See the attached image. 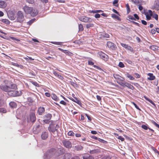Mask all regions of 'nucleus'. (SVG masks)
Instances as JSON below:
<instances>
[{"label": "nucleus", "instance_id": "nucleus-1", "mask_svg": "<svg viewBox=\"0 0 159 159\" xmlns=\"http://www.w3.org/2000/svg\"><path fill=\"white\" fill-rule=\"evenodd\" d=\"M59 128V125L58 124H56L55 122L52 121L48 127V130L50 132H52L53 134H57Z\"/></svg>", "mask_w": 159, "mask_h": 159}, {"label": "nucleus", "instance_id": "nucleus-2", "mask_svg": "<svg viewBox=\"0 0 159 159\" xmlns=\"http://www.w3.org/2000/svg\"><path fill=\"white\" fill-rule=\"evenodd\" d=\"M16 20L18 22L22 23L25 20L24 16L21 11H18L16 14Z\"/></svg>", "mask_w": 159, "mask_h": 159}, {"label": "nucleus", "instance_id": "nucleus-3", "mask_svg": "<svg viewBox=\"0 0 159 159\" xmlns=\"http://www.w3.org/2000/svg\"><path fill=\"white\" fill-rule=\"evenodd\" d=\"M56 150L54 148L51 149L48 151L43 156L44 159H48L55 154Z\"/></svg>", "mask_w": 159, "mask_h": 159}, {"label": "nucleus", "instance_id": "nucleus-4", "mask_svg": "<svg viewBox=\"0 0 159 159\" xmlns=\"http://www.w3.org/2000/svg\"><path fill=\"white\" fill-rule=\"evenodd\" d=\"M8 95L11 96L16 97L20 96L21 95L20 91L10 90L8 92Z\"/></svg>", "mask_w": 159, "mask_h": 159}, {"label": "nucleus", "instance_id": "nucleus-5", "mask_svg": "<svg viewBox=\"0 0 159 159\" xmlns=\"http://www.w3.org/2000/svg\"><path fill=\"white\" fill-rule=\"evenodd\" d=\"M0 88L2 90L7 93L11 90L9 85L6 84V81L5 83L1 84L0 86Z\"/></svg>", "mask_w": 159, "mask_h": 159}, {"label": "nucleus", "instance_id": "nucleus-6", "mask_svg": "<svg viewBox=\"0 0 159 159\" xmlns=\"http://www.w3.org/2000/svg\"><path fill=\"white\" fill-rule=\"evenodd\" d=\"M52 117V115L50 113H48L43 116L44 120L43 121L44 123L48 124L50 120Z\"/></svg>", "mask_w": 159, "mask_h": 159}, {"label": "nucleus", "instance_id": "nucleus-7", "mask_svg": "<svg viewBox=\"0 0 159 159\" xmlns=\"http://www.w3.org/2000/svg\"><path fill=\"white\" fill-rule=\"evenodd\" d=\"M79 19L80 20L84 22H91L92 21L91 18L84 16L79 17Z\"/></svg>", "mask_w": 159, "mask_h": 159}, {"label": "nucleus", "instance_id": "nucleus-8", "mask_svg": "<svg viewBox=\"0 0 159 159\" xmlns=\"http://www.w3.org/2000/svg\"><path fill=\"white\" fill-rule=\"evenodd\" d=\"M63 145L66 148H70L72 146L71 143L67 140H64L62 141Z\"/></svg>", "mask_w": 159, "mask_h": 159}, {"label": "nucleus", "instance_id": "nucleus-9", "mask_svg": "<svg viewBox=\"0 0 159 159\" xmlns=\"http://www.w3.org/2000/svg\"><path fill=\"white\" fill-rule=\"evenodd\" d=\"M23 9L25 13L26 14H30L31 11L33 10L32 7H29L27 6H25L23 7Z\"/></svg>", "mask_w": 159, "mask_h": 159}, {"label": "nucleus", "instance_id": "nucleus-10", "mask_svg": "<svg viewBox=\"0 0 159 159\" xmlns=\"http://www.w3.org/2000/svg\"><path fill=\"white\" fill-rule=\"evenodd\" d=\"M40 130V126L39 125L34 126L33 128V132L34 134H37L39 133Z\"/></svg>", "mask_w": 159, "mask_h": 159}, {"label": "nucleus", "instance_id": "nucleus-11", "mask_svg": "<svg viewBox=\"0 0 159 159\" xmlns=\"http://www.w3.org/2000/svg\"><path fill=\"white\" fill-rule=\"evenodd\" d=\"M48 132L43 131L41 135V139L43 140H46L48 137Z\"/></svg>", "mask_w": 159, "mask_h": 159}, {"label": "nucleus", "instance_id": "nucleus-12", "mask_svg": "<svg viewBox=\"0 0 159 159\" xmlns=\"http://www.w3.org/2000/svg\"><path fill=\"white\" fill-rule=\"evenodd\" d=\"M108 47L110 49L114 50L116 48V45L111 42H108L107 43Z\"/></svg>", "mask_w": 159, "mask_h": 159}, {"label": "nucleus", "instance_id": "nucleus-13", "mask_svg": "<svg viewBox=\"0 0 159 159\" xmlns=\"http://www.w3.org/2000/svg\"><path fill=\"white\" fill-rule=\"evenodd\" d=\"M30 121L32 122H34L36 120L35 115L34 113L31 112L30 115Z\"/></svg>", "mask_w": 159, "mask_h": 159}, {"label": "nucleus", "instance_id": "nucleus-14", "mask_svg": "<svg viewBox=\"0 0 159 159\" xmlns=\"http://www.w3.org/2000/svg\"><path fill=\"white\" fill-rule=\"evenodd\" d=\"M153 8L156 10H159V0H156L155 1Z\"/></svg>", "mask_w": 159, "mask_h": 159}, {"label": "nucleus", "instance_id": "nucleus-15", "mask_svg": "<svg viewBox=\"0 0 159 159\" xmlns=\"http://www.w3.org/2000/svg\"><path fill=\"white\" fill-rule=\"evenodd\" d=\"M121 45L123 47L125 48L126 49L131 51V52H132L133 50L132 48L127 44L123 43H121Z\"/></svg>", "mask_w": 159, "mask_h": 159}, {"label": "nucleus", "instance_id": "nucleus-16", "mask_svg": "<svg viewBox=\"0 0 159 159\" xmlns=\"http://www.w3.org/2000/svg\"><path fill=\"white\" fill-rule=\"evenodd\" d=\"M44 108L43 107H40L38 110V113L39 115H41L45 111Z\"/></svg>", "mask_w": 159, "mask_h": 159}, {"label": "nucleus", "instance_id": "nucleus-17", "mask_svg": "<svg viewBox=\"0 0 159 159\" xmlns=\"http://www.w3.org/2000/svg\"><path fill=\"white\" fill-rule=\"evenodd\" d=\"M38 13V11L37 9H34L33 8V10L31 11V13H30V14L31 16L34 17L36 16Z\"/></svg>", "mask_w": 159, "mask_h": 159}, {"label": "nucleus", "instance_id": "nucleus-18", "mask_svg": "<svg viewBox=\"0 0 159 159\" xmlns=\"http://www.w3.org/2000/svg\"><path fill=\"white\" fill-rule=\"evenodd\" d=\"M114 77L117 80L119 81H124L125 79L119 76L118 75H114Z\"/></svg>", "mask_w": 159, "mask_h": 159}, {"label": "nucleus", "instance_id": "nucleus-19", "mask_svg": "<svg viewBox=\"0 0 159 159\" xmlns=\"http://www.w3.org/2000/svg\"><path fill=\"white\" fill-rule=\"evenodd\" d=\"M7 4L6 2L2 0H0V7H1L4 8L7 6Z\"/></svg>", "mask_w": 159, "mask_h": 159}, {"label": "nucleus", "instance_id": "nucleus-20", "mask_svg": "<svg viewBox=\"0 0 159 159\" xmlns=\"http://www.w3.org/2000/svg\"><path fill=\"white\" fill-rule=\"evenodd\" d=\"M148 75L149 77H148L147 79L150 80H152L155 79V77L153 75L152 73H149L148 74Z\"/></svg>", "mask_w": 159, "mask_h": 159}, {"label": "nucleus", "instance_id": "nucleus-21", "mask_svg": "<svg viewBox=\"0 0 159 159\" xmlns=\"http://www.w3.org/2000/svg\"><path fill=\"white\" fill-rule=\"evenodd\" d=\"M131 1L137 5L140 4L142 2L141 0H131Z\"/></svg>", "mask_w": 159, "mask_h": 159}, {"label": "nucleus", "instance_id": "nucleus-22", "mask_svg": "<svg viewBox=\"0 0 159 159\" xmlns=\"http://www.w3.org/2000/svg\"><path fill=\"white\" fill-rule=\"evenodd\" d=\"M100 57L103 59H107L108 58V56L104 53H102L100 54Z\"/></svg>", "mask_w": 159, "mask_h": 159}, {"label": "nucleus", "instance_id": "nucleus-23", "mask_svg": "<svg viewBox=\"0 0 159 159\" xmlns=\"http://www.w3.org/2000/svg\"><path fill=\"white\" fill-rule=\"evenodd\" d=\"M51 97L52 99L56 101H58L59 100V98L55 94H52L51 95Z\"/></svg>", "mask_w": 159, "mask_h": 159}, {"label": "nucleus", "instance_id": "nucleus-24", "mask_svg": "<svg viewBox=\"0 0 159 159\" xmlns=\"http://www.w3.org/2000/svg\"><path fill=\"white\" fill-rule=\"evenodd\" d=\"M125 86L131 89H133L134 88V87L132 85L127 82H125Z\"/></svg>", "mask_w": 159, "mask_h": 159}, {"label": "nucleus", "instance_id": "nucleus-25", "mask_svg": "<svg viewBox=\"0 0 159 159\" xmlns=\"http://www.w3.org/2000/svg\"><path fill=\"white\" fill-rule=\"evenodd\" d=\"M9 86L11 90L16 89L17 88L16 85L14 84H12L9 85Z\"/></svg>", "mask_w": 159, "mask_h": 159}, {"label": "nucleus", "instance_id": "nucleus-26", "mask_svg": "<svg viewBox=\"0 0 159 159\" xmlns=\"http://www.w3.org/2000/svg\"><path fill=\"white\" fill-rule=\"evenodd\" d=\"M9 105L11 107H15L16 106V103L13 102H11L9 103Z\"/></svg>", "mask_w": 159, "mask_h": 159}, {"label": "nucleus", "instance_id": "nucleus-27", "mask_svg": "<svg viewBox=\"0 0 159 159\" xmlns=\"http://www.w3.org/2000/svg\"><path fill=\"white\" fill-rule=\"evenodd\" d=\"M71 100L73 102H75L77 103L78 104L80 105V104H81L80 101L79 100H78L77 98H75V99H73V98H72V99H71Z\"/></svg>", "mask_w": 159, "mask_h": 159}, {"label": "nucleus", "instance_id": "nucleus-28", "mask_svg": "<svg viewBox=\"0 0 159 159\" xmlns=\"http://www.w3.org/2000/svg\"><path fill=\"white\" fill-rule=\"evenodd\" d=\"M126 75L127 77L129 78L130 80H132L134 79V78L131 75L129 74L128 73H127Z\"/></svg>", "mask_w": 159, "mask_h": 159}, {"label": "nucleus", "instance_id": "nucleus-29", "mask_svg": "<svg viewBox=\"0 0 159 159\" xmlns=\"http://www.w3.org/2000/svg\"><path fill=\"white\" fill-rule=\"evenodd\" d=\"M1 21L9 25L10 23V21L7 19H2L1 20Z\"/></svg>", "mask_w": 159, "mask_h": 159}, {"label": "nucleus", "instance_id": "nucleus-30", "mask_svg": "<svg viewBox=\"0 0 159 159\" xmlns=\"http://www.w3.org/2000/svg\"><path fill=\"white\" fill-rule=\"evenodd\" d=\"M83 148V147L81 145L75 146V149L77 151L82 150Z\"/></svg>", "mask_w": 159, "mask_h": 159}, {"label": "nucleus", "instance_id": "nucleus-31", "mask_svg": "<svg viewBox=\"0 0 159 159\" xmlns=\"http://www.w3.org/2000/svg\"><path fill=\"white\" fill-rule=\"evenodd\" d=\"M8 16L9 18L11 20H14L15 18L13 14H9Z\"/></svg>", "mask_w": 159, "mask_h": 159}, {"label": "nucleus", "instance_id": "nucleus-32", "mask_svg": "<svg viewBox=\"0 0 159 159\" xmlns=\"http://www.w3.org/2000/svg\"><path fill=\"white\" fill-rule=\"evenodd\" d=\"M141 127L145 130H147L149 129V128L148 127V125L147 124L146 125H141Z\"/></svg>", "mask_w": 159, "mask_h": 159}, {"label": "nucleus", "instance_id": "nucleus-33", "mask_svg": "<svg viewBox=\"0 0 159 159\" xmlns=\"http://www.w3.org/2000/svg\"><path fill=\"white\" fill-rule=\"evenodd\" d=\"M145 15L146 16V17L147 19V20H150L151 19V16H150V15H149L148 13L146 12L145 13Z\"/></svg>", "mask_w": 159, "mask_h": 159}, {"label": "nucleus", "instance_id": "nucleus-34", "mask_svg": "<svg viewBox=\"0 0 159 159\" xmlns=\"http://www.w3.org/2000/svg\"><path fill=\"white\" fill-rule=\"evenodd\" d=\"M79 29L80 31H82L84 30V28L82 24H80L79 25Z\"/></svg>", "mask_w": 159, "mask_h": 159}, {"label": "nucleus", "instance_id": "nucleus-35", "mask_svg": "<svg viewBox=\"0 0 159 159\" xmlns=\"http://www.w3.org/2000/svg\"><path fill=\"white\" fill-rule=\"evenodd\" d=\"M111 16L113 18H115L118 20H120V19L119 17L118 16H117V15L115 14H112Z\"/></svg>", "mask_w": 159, "mask_h": 159}, {"label": "nucleus", "instance_id": "nucleus-36", "mask_svg": "<svg viewBox=\"0 0 159 159\" xmlns=\"http://www.w3.org/2000/svg\"><path fill=\"white\" fill-rule=\"evenodd\" d=\"M117 82L121 86L123 87L125 86V83H124L123 82L119 81H117Z\"/></svg>", "mask_w": 159, "mask_h": 159}, {"label": "nucleus", "instance_id": "nucleus-37", "mask_svg": "<svg viewBox=\"0 0 159 159\" xmlns=\"http://www.w3.org/2000/svg\"><path fill=\"white\" fill-rule=\"evenodd\" d=\"M35 19H32L31 20L27 22V23L28 25H31L34 22V20H35Z\"/></svg>", "mask_w": 159, "mask_h": 159}, {"label": "nucleus", "instance_id": "nucleus-38", "mask_svg": "<svg viewBox=\"0 0 159 159\" xmlns=\"http://www.w3.org/2000/svg\"><path fill=\"white\" fill-rule=\"evenodd\" d=\"M93 24L92 23H89L87 24L86 25V27L87 28H89L91 27H92L93 26Z\"/></svg>", "mask_w": 159, "mask_h": 159}, {"label": "nucleus", "instance_id": "nucleus-39", "mask_svg": "<svg viewBox=\"0 0 159 159\" xmlns=\"http://www.w3.org/2000/svg\"><path fill=\"white\" fill-rule=\"evenodd\" d=\"M145 99L148 100V102H149L150 103H151L154 106H156L155 104L154 103L151 99L148 98H145Z\"/></svg>", "mask_w": 159, "mask_h": 159}, {"label": "nucleus", "instance_id": "nucleus-40", "mask_svg": "<svg viewBox=\"0 0 159 159\" xmlns=\"http://www.w3.org/2000/svg\"><path fill=\"white\" fill-rule=\"evenodd\" d=\"M0 112L5 113L7 112V110L4 108H0Z\"/></svg>", "mask_w": 159, "mask_h": 159}, {"label": "nucleus", "instance_id": "nucleus-41", "mask_svg": "<svg viewBox=\"0 0 159 159\" xmlns=\"http://www.w3.org/2000/svg\"><path fill=\"white\" fill-rule=\"evenodd\" d=\"M5 105L4 102L2 99H0V107L4 106Z\"/></svg>", "mask_w": 159, "mask_h": 159}, {"label": "nucleus", "instance_id": "nucleus-42", "mask_svg": "<svg viewBox=\"0 0 159 159\" xmlns=\"http://www.w3.org/2000/svg\"><path fill=\"white\" fill-rule=\"evenodd\" d=\"M118 66H119V67H120V68H123L125 67L124 65L123 64V62H119V64H118Z\"/></svg>", "mask_w": 159, "mask_h": 159}, {"label": "nucleus", "instance_id": "nucleus-43", "mask_svg": "<svg viewBox=\"0 0 159 159\" xmlns=\"http://www.w3.org/2000/svg\"><path fill=\"white\" fill-rule=\"evenodd\" d=\"M132 103L133 104V105L138 110L141 111L140 109L139 108V107L134 102H132Z\"/></svg>", "mask_w": 159, "mask_h": 159}, {"label": "nucleus", "instance_id": "nucleus-44", "mask_svg": "<svg viewBox=\"0 0 159 159\" xmlns=\"http://www.w3.org/2000/svg\"><path fill=\"white\" fill-rule=\"evenodd\" d=\"M68 135L69 136H73L74 135V133L73 131H70L68 132Z\"/></svg>", "mask_w": 159, "mask_h": 159}, {"label": "nucleus", "instance_id": "nucleus-45", "mask_svg": "<svg viewBox=\"0 0 159 159\" xmlns=\"http://www.w3.org/2000/svg\"><path fill=\"white\" fill-rule=\"evenodd\" d=\"M102 12V11L101 10H95L92 11V12L94 13H100Z\"/></svg>", "mask_w": 159, "mask_h": 159}, {"label": "nucleus", "instance_id": "nucleus-46", "mask_svg": "<svg viewBox=\"0 0 159 159\" xmlns=\"http://www.w3.org/2000/svg\"><path fill=\"white\" fill-rule=\"evenodd\" d=\"M126 5L127 10V13H129L130 11L128 3Z\"/></svg>", "mask_w": 159, "mask_h": 159}, {"label": "nucleus", "instance_id": "nucleus-47", "mask_svg": "<svg viewBox=\"0 0 159 159\" xmlns=\"http://www.w3.org/2000/svg\"><path fill=\"white\" fill-rule=\"evenodd\" d=\"M51 43H53L54 44H56V45H61V42H52Z\"/></svg>", "mask_w": 159, "mask_h": 159}, {"label": "nucleus", "instance_id": "nucleus-48", "mask_svg": "<svg viewBox=\"0 0 159 159\" xmlns=\"http://www.w3.org/2000/svg\"><path fill=\"white\" fill-rule=\"evenodd\" d=\"M101 159H111V157L109 156H105L102 157Z\"/></svg>", "mask_w": 159, "mask_h": 159}, {"label": "nucleus", "instance_id": "nucleus-49", "mask_svg": "<svg viewBox=\"0 0 159 159\" xmlns=\"http://www.w3.org/2000/svg\"><path fill=\"white\" fill-rule=\"evenodd\" d=\"M153 18H155L156 20H157L158 19V16L157 14H155L152 15Z\"/></svg>", "mask_w": 159, "mask_h": 159}, {"label": "nucleus", "instance_id": "nucleus-50", "mask_svg": "<svg viewBox=\"0 0 159 159\" xmlns=\"http://www.w3.org/2000/svg\"><path fill=\"white\" fill-rule=\"evenodd\" d=\"M152 123L154 125L156 126L159 128V125L157 124L154 121H152Z\"/></svg>", "mask_w": 159, "mask_h": 159}, {"label": "nucleus", "instance_id": "nucleus-51", "mask_svg": "<svg viewBox=\"0 0 159 159\" xmlns=\"http://www.w3.org/2000/svg\"><path fill=\"white\" fill-rule=\"evenodd\" d=\"M27 2L29 3L32 4L34 2V0H26Z\"/></svg>", "mask_w": 159, "mask_h": 159}, {"label": "nucleus", "instance_id": "nucleus-52", "mask_svg": "<svg viewBox=\"0 0 159 159\" xmlns=\"http://www.w3.org/2000/svg\"><path fill=\"white\" fill-rule=\"evenodd\" d=\"M118 1H119L118 0H114L113 2V5H114L116 6V4L118 3Z\"/></svg>", "mask_w": 159, "mask_h": 159}, {"label": "nucleus", "instance_id": "nucleus-53", "mask_svg": "<svg viewBox=\"0 0 159 159\" xmlns=\"http://www.w3.org/2000/svg\"><path fill=\"white\" fill-rule=\"evenodd\" d=\"M27 100L28 102H33V99L31 97H28L27 98Z\"/></svg>", "mask_w": 159, "mask_h": 159}, {"label": "nucleus", "instance_id": "nucleus-54", "mask_svg": "<svg viewBox=\"0 0 159 159\" xmlns=\"http://www.w3.org/2000/svg\"><path fill=\"white\" fill-rule=\"evenodd\" d=\"M100 15L98 13L95 14L94 16L95 18H99L100 17Z\"/></svg>", "mask_w": 159, "mask_h": 159}, {"label": "nucleus", "instance_id": "nucleus-55", "mask_svg": "<svg viewBox=\"0 0 159 159\" xmlns=\"http://www.w3.org/2000/svg\"><path fill=\"white\" fill-rule=\"evenodd\" d=\"M89 155L88 154L84 155L83 157V159H88V157H89Z\"/></svg>", "mask_w": 159, "mask_h": 159}, {"label": "nucleus", "instance_id": "nucleus-56", "mask_svg": "<svg viewBox=\"0 0 159 159\" xmlns=\"http://www.w3.org/2000/svg\"><path fill=\"white\" fill-rule=\"evenodd\" d=\"M97 150H93L90 151V153L91 154H94L97 152Z\"/></svg>", "mask_w": 159, "mask_h": 159}, {"label": "nucleus", "instance_id": "nucleus-57", "mask_svg": "<svg viewBox=\"0 0 159 159\" xmlns=\"http://www.w3.org/2000/svg\"><path fill=\"white\" fill-rule=\"evenodd\" d=\"M60 103L61 104H63V105H66V103L65 101H64L63 100L61 101L60 102Z\"/></svg>", "mask_w": 159, "mask_h": 159}, {"label": "nucleus", "instance_id": "nucleus-58", "mask_svg": "<svg viewBox=\"0 0 159 159\" xmlns=\"http://www.w3.org/2000/svg\"><path fill=\"white\" fill-rule=\"evenodd\" d=\"M98 140L99 141H100V142H102V143H105L106 142H106V141H105V140H103V139H100V138H98Z\"/></svg>", "mask_w": 159, "mask_h": 159}, {"label": "nucleus", "instance_id": "nucleus-59", "mask_svg": "<svg viewBox=\"0 0 159 159\" xmlns=\"http://www.w3.org/2000/svg\"><path fill=\"white\" fill-rule=\"evenodd\" d=\"M118 139L121 140L122 141H123L124 140H125V139L124 138L122 137V136H119L118 137Z\"/></svg>", "mask_w": 159, "mask_h": 159}, {"label": "nucleus", "instance_id": "nucleus-60", "mask_svg": "<svg viewBox=\"0 0 159 159\" xmlns=\"http://www.w3.org/2000/svg\"><path fill=\"white\" fill-rule=\"evenodd\" d=\"M125 61L129 64H131L132 63V61L126 59Z\"/></svg>", "mask_w": 159, "mask_h": 159}, {"label": "nucleus", "instance_id": "nucleus-61", "mask_svg": "<svg viewBox=\"0 0 159 159\" xmlns=\"http://www.w3.org/2000/svg\"><path fill=\"white\" fill-rule=\"evenodd\" d=\"M93 67L97 70H102V69L99 67L98 66H97L96 65H93Z\"/></svg>", "mask_w": 159, "mask_h": 159}, {"label": "nucleus", "instance_id": "nucleus-62", "mask_svg": "<svg viewBox=\"0 0 159 159\" xmlns=\"http://www.w3.org/2000/svg\"><path fill=\"white\" fill-rule=\"evenodd\" d=\"M96 98H97V100L99 101H100L102 100L101 97L99 95H97Z\"/></svg>", "mask_w": 159, "mask_h": 159}, {"label": "nucleus", "instance_id": "nucleus-63", "mask_svg": "<svg viewBox=\"0 0 159 159\" xmlns=\"http://www.w3.org/2000/svg\"><path fill=\"white\" fill-rule=\"evenodd\" d=\"M53 74L57 77L58 76V75H59L58 74V72L57 71H53Z\"/></svg>", "mask_w": 159, "mask_h": 159}, {"label": "nucleus", "instance_id": "nucleus-64", "mask_svg": "<svg viewBox=\"0 0 159 159\" xmlns=\"http://www.w3.org/2000/svg\"><path fill=\"white\" fill-rule=\"evenodd\" d=\"M152 149L154 152L155 153H157L158 152L157 150L153 147H152Z\"/></svg>", "mask_w": 159, "mask_h": 159}]
</instances>
